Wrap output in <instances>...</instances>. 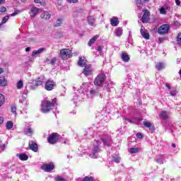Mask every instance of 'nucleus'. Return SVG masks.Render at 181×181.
<instances>
[{
  "instance_id": "obj_39",
  "label": "nucleus",
  "mask_w": 181,
  "mask_h": 181,
  "mask_svg": "<svg viewBox=\"0 0 181 181\" xmlns=\"http://www.w3.org/2000/svg\"><path fill=\"white\" fill-rule=\"evenodd\" d=\"M6 127V129H12V128H13V122H12V121L7 122Z\"/></svg>"
},
{
  "instance_id": "obj_15",
  "label": "nucleus",
  "mask_w": 181,
  "mask_h": 181,
  "mask_svg": "<svg viewBox=\"0 0 181 181\" xmlns=\"http://www.w3.org/2000/svg\"><path fill=\"white\" fill-rule=\"evenodd\" d=\"M45 51H46V48H40L37 50H33L31 56L33 57H37L39 54H41L42 53H43V52H45Z\"/></svg>"
},
{
  "instance_id": "obj_37",
  "label": "nucleus",
  "mask_w": 181,
  "mask_h": 181,
  "mask_svg": "<svg viewBox=\"0 0 181 181\" xmlns=\"http://www.w3.org/2000/svg\"><path fill=\"white\" fill-rule=\"evenodd\" d=\"M141 151L140 148H131L129 150V153H138Z\"/></svg>"
},
{
  "instance_id": "obj_20",
  "label": "nucleus",
  "mask_w": 181,
  "mask_h": 181,
  "mask_svg": "<svg viewBox=\"0 0 181 181\" xmlns=\"http://www.w3.org/2000/svg\"><path fill=\"white\" fill-rule=\"evenodd\" d=\"M78 66H79L80 67H86V66H88L87 60L79 57V60L78 62Z\"/></svg>"
},
{
  "instance_id": "obj_48",
  "label": "nucleus",
  "mask_w": 181,
  "mask_h": 181,
  "mask_svg": "<svg viewBox=\"0 0 181 181\" xmlns=\"http://www.w3.org/2000/svg\"><path fill=\"white\" fill-rule=\"evenodd\" d=\"M35 4H40L41 5H45V0H34Z\"/></svg>"
},
{
  "instance_id": "obj_47",
  "label": "nucleus",
  "mask_w": 181,
  "mask_h": 181,
  "mask_svg": "<svg viewBox=\"0 0 181 181\" xmlns=\"http://www.w3.org/2000/svg\"><path fill=\"white\" fill-rule=\"evenodd\" d=\"M160 13L161 15H166V8H164V7H161V8H160Z\"/></svg>"
},
{
  "instance_id": "obj_30",
  "label": "nucleus",
  "mask_w": 181,
  "mask_h": 181,
  "mask_svg": "<svg viewBox=\"0 0 181 181\" xmlns=\"http://www.w3.org/2000/svg\"><path fill=\"white\" fill-rule=\"evenodd\" d=\"M156 161L160 165H163L165 163V156H160V157L157 158Z\"/></svg>"
},
{
  "instance_id": "obj_13",
  "label": "nucleus",
  "mask_w": 181,
  "mask_h": 181,
  "mask_svg": "<svg viewBox=\"0 0 181 181\" xmlns=\"http://www.w3.org/2000/svg\"><path fill=\"white\" fill-rule=\"evenodd\" d=\"M144 13L141 18V22H143V23H148V22L149 21V16L151 15V13L148 10L144 11Z\"/></svg>"
},
{
  "instance_id": "obj_41",
  "label": "nucleus",
  "mask_w": 181,
  "mask_h": 181,
  "mask_svg": "<svg viewBox=\"0 0 181 181\" xmlns=\"http://www.w3.org/2000/svg\"><path fill=\"white\" fill-rule=\"evenodd\" d=\"M63 17H60L59 18H58V20L57 21L56 23H55V26L56 27H59L60 26V25H62V23L63 22Z\"/></svg>"
},
{
  "instance_id": "obj_46",
  "label": "nucleus",
  "mask_w": 181,
  "mask_h": 181,
  "mask_svg": "<svg viewBox=\"0 0 181 181\" xmlns=\"http://www.w3.org/2000/svg\"><path fill=\"white\" fill-rule=\"evenodd\" d=\"M82 181H94V178L93 177H85Z\"/></svg>"
},
{
  "instance_id": "obj_54",
  "label": "nucleus",
  "mask_w": 181,
  "mask_h": 181,
  "mask_svg": "<svg viewBox=\"0 0 181 181\" xmlns=\"http://www.w3.org/2000/svg\"><path fill=\"white\" fill-rule=\"evenodd\" d=\"M165 87L168 88V91L172 90V88L170 87V84H169V83H165Z\"/></svg>"
},
{
  "instance_id": "obj_22",
  "label": "nucleus",
  "mask_w": 181,
  "mask_h": 181,
  "mask_svg": "<svg viewBox=\"0 0 181 181\" xmlns=\"http://www.w3.org/2000/svg\"><path fill=\"white\" fill-rule=\"evenodd\" d=\"M121 59L125 63H128L129 62V55L127 52H122L121 54Z\"/></svg>"
},
{
  "instance_id": "obj_7",
  "label": "nucleus",
  "mask_w": 181,
  "mask_h": 181,
  "mask_svg": "<svg viewBox=\"0 0 181 181\" xmlns=\"http://www.w3.org/2000/svg\"><path fill=\"white\" fill-rule=\"evenodd\" d=\"M60 57H62V59H70V57H71V56H73L71 54V51L69 49H62L60 51Z\"/></svg>"
},
{
  "instance_id": "obj_63",
  "label": "nucleus",
  "mask_w": 181,
  "mask_h": 181,
  "mask_svg": "<svg viewBox=\"0 0 181 181\" xmlns=\"http://www.w3.org/2000/svg\"><path fill=\"white\" fill-rule=\"evenodd\" d=\"M4 73V69L0 68V74H2Z\"/></svg>"
},
{
  "instance_id": "obj_18",
  "label": "nucleus",
  "mask_w": 181,
  "mask_h": 181,
  "mask_svg": "<svg viewBox=\"0 0 181 181\" xmlns=\"http://www.w3.org/2000/svg\"><path fill=\"white\" fill-rule=\"evenodd\" d=\"M38 13L39 8H37V7H33L30 11V16L31 18H35V16H36V15H37Z\"/></svg>"
},
{
  "instance_id": "obj_21",
  "label": "nucleus",
  "mask_w": 181,
  "mask_h": 181,
  "mask_svg": "<svg viewBox=\"0 0 181 181\" xmlns=\"http://www.w3.org/2000/svg\"><path fill=\"white\" fill-rule=\"evenodd\" d=\"M169 115H170L169 112L163 110L160 113V118H162V119H168V118H169Z\"/></svg>"
},
{
  "instance_id": "obj_40",
  "label": "nucleus",
  "mask_w": 181,
  "mask_h": 181,
  "mask_svg": "<svg viewBox=\"0 0 181 181\" xmlns=\"http://www.w3.org/2000/svg\"><path fill=\"white\" fill-rule=\"evenodd\" d=\"M4 103H5V96L3 94L0 93V107H2Z\"/></svg>"
},
{
  "instance_id": "obj_28",
  "label": "nucleus",
  "mask_w": 181,
  "mask_h": 181,
  "mask_svg": "<svg viewBox=\"0 0 181 181\" xmlns=\"http://www.w3.org/2000/svg\"><path fill=\"white\" fill-rule=\"evenodd\" d=\"M51 15L49 13V12L44 11L41 14L42 19H45V21H48V19H50Z\"/></svg>"
},
{
  "instance_id": "obj_60",
  "label": "nucleus",
  "mask_w": 181,
  "mask_h": 181,
  "mask_svg": "<svg viewBox=\"0 0 181 181\" xmlns=\"http://www.w3.org/2000/svg\"><path fill=\"white\" fill-rule=\"evenodd\" d=\"M25 52H30V47H26L25 48Z\"/></svg>"
},
{
  "instance_id": "obj_59",
  "label": "nucleus",
  "mask_w": 181,
  "mask_h": 181,
  "mask_svg": "<svg viewBox=\"0 0 181 181\" xmlns=\"http://www.w3.org/2000/svg\"><path fill=\"white\" fill-rule=\"evenodd\" d=\"M4 123V117H0V125Z\"/></svg>"
},
{
  "instance_id": "obj_11",
  "label": "nucleus",
  "mask_w": 181,
  "mask_h": 181,
  "mask_svg": "<svg viewBox=\"0 0 181 181\" xmlns=\"http://www.w3.org/2000/svg\"><path fill=\"white\" fill-rule=\"evenodd\" d=\"M140 33L144 39H146V40H149V33L148 32V30H146L143 25L141 26Z\"/></svg>"
},
{
  "instance_id": "obj_24",
  "label": "nucleus",
  "mask_w": 181,
  "mask_h": 181,
  "mask_svg": "<svg viewBox=\"0 0 181 181\" xmlns=\"http://www.w3.org/2000/svg\"><path fill=\"white\" fill-rule=\"evenodd\" d=\"M88 22L90 26H95V18L93 16L88 17Z\"/></svg>"
},
{
  "instance_id": "obj_58",
  "label": "nucleus",
  "mask_w": 181,
  "mask_h": 181,
  "mask_svg": "<svg viewBox=\"0 0 181 181\" xmlns=\"http://www.w3.org/2000/svg\"><path fill=\"white\" fill-rule=\"evenodd\" d=\"M0 148H1V149H2L4 151V149H5V148H6V146H5V144H1Z\"/></svg>"
},
{
  "instance_id": "obj_5",
  "label": "nucleus",
  "mask_w": 181,
  "mask_h": 181,
  "mask_svg": "<svg viewBox=\"0 0 181 181\" xmlns=\"http://www.w3.org/2000/svg\"><path fill=\"white\" fill-rule=\"evenodd\" d=\"M57 84L52 79H48L45 84V88L47 91H52V90H54Z\"/></svg>"
},
{
  "instance_id": "obj_2",
  "label": "nucleus",
  "mask_w": 181,
  "mask_h": 181,
  "mask_svg": "<svg viewBox=\"0 0 181 181\" xmlns=\"http://www.w3.org/2000/svg\"><path fill=\"white\" fill-rule=\"evenodd\" d=\"M57 98H54L52 102L50 100H47V99H45L41 103V111L44 114H47V112H50V111H52L53 108L56 110V108H57Z\"/></svg>"
},
{
  "instance_id": "obj_27",
  "label": "nucleus",
  "mask_w": 181,
  "mask_h": 181,
  "mask_svg": "<svg viewBox=\"0 0 181 181\" xmlns=\"http://www.w3.org/2000/svg\"><path fill=\"white\" fill-rule=\"evenodd\" d=\"M99 37H100V35H96L93 37H92L88 42V46H93V45L95 43V40H97V39H98Z\"/></svg>"
},
{
  "instance_id": "obj_1",
  "label": "nucleus",
  "mask_w": 181,
  "mask_h": 181,
  "mask_svg": "<svg viewBox=\"0 0 181 181\" xmlns=\"http://www.w3.org/2000/svg\"><path fill=\"white\" fill-rule=\"evenodd\" d=\"M104 145V146H111L112 144V140H111V136H103L98 139L95 140L93 144V149L91 153H89V156L90 158H93V159L97 158L98 153L100 152L101 146Z\"/></svg>"
},
{
  "instance_id": "obj_62",
  "label": "nucleus",
  "mask_w": 181,
  "mask_h": 181,
  "mask_svg": "<svg viewBox=\"0 0 181 181\" xmlns=\"http://www.w3.org/2000/svg\"><path fill=\"white\" fill-rule=\"evenodd\" d=\"M158 40H159V42H163L164 39L160 37V38H158Z\"/></svg>"
},
{
  "instance_id": "obj_57",
  "label": "nucleus",
  "mask_w": 181,
  "mask_h": 181,
  "mask_svg": "<svg viewBox=\"0 0 181 181\" xmlns=\"http://www.w3.org/2000/svg\"><path fill=\"white\" fill-rule=\"evenodd\" d=\"M18 13H19V12L16 11V12L11 13V16H16V15H18Z\"/></svg>"
},
{
  "instance_id": "obj_3",
  "label": "nucleus",
  "mask_w": 181,
  "mask_h": 181,
  "mask_svg": "<svg viewBox=\"0 0 181 181\" xmlns=\"http://www.w3.org/2000/svg\"><path fill=\"white\" fill-rule=\"evenodd\" d=\"M88 88H90L89 83H82L80 88L78 89V91L81 93V94L79 95H74V98L72 99L74 104H77V101H81V97L86 96V93L88 91Z\"/></svg>"
},
{
  "instance_id": "obj_32",
  "label": "nucleus",
  "mask_w": 181,
  "mask_h": 181,
  "mask_svg": "<svg viewBox=\"0 0 181 181\" xmlns=\"http://www.w3.org/2000/svg\"><path fill=\"white\" fill-rule=\"evenodd\" d=\"M156 69H157L158 71L163 70V69H165V63L158 62L156 64Z\"/></svg>"
},
{
  "instance_id": "obj_4",
  "label": "nucleus",
  "mask_w": 181,
  "mask_h": 181,
  "mask_svg": "<svg viewBox=\"0 0 181 181\" xmlns=\"http://www.w3.org/2000/svg\"><path fill=\"white\" fill-rule=\"evenodd\" d=\"M105 78H107V76L104 74H99L94 80L95 86L97 87L103 86L105 81Z\"/></svg>"
},
{
  "instance_id": "obj_26",
  "label": "nucleus",
  "mask_w": 181,
  "mask_h": 181,
  "mask_svg": "<svg viewBox=\"0 0 181 181\" xmlns=\"http://www.w3.org/2000/svg\"><path fill=\"white\" fill-rule=\"evenodd\" d=\"M24 133L28 136H32V135L33 134V129L30 127L28 126Z\"/></svg>"
},
{
  "instance_id": "obj_34",
  "label": "nucleus",
  "mask_w": 181,
  "mask_h": 181,
  "mask_svg": "<svg viewBox=\"0 0 181 181\" xmlns=\"http://www.w3.org/2000/svg\"><path fill=\"white\" fill-rule=\"evenodd\" d=\"M43 81H45V79L43 78H37L35 82L37 87L42 86L43 84Z\"/></svg>"
},
{
  "instance_id": "obj_17",
  "label": "nucleus",
  "mask_w": 181,
  "mask_h": 181,
  "mask_svg": "<svg viewBox=\"0 0 181 181\" xmlns=\"http://www.w3.org/2000/svg\"><path fill=\"white\" fill-rule=\"evenodd\" d=\"M29 148L30 149H31V151H33V152H37V151L39 150L37 144H36L35 141L29 142Z\"/></svg>"
},
{
  "instance_id": "obj_10",
  "label": "nucleus",
  "mask_w": 181,
  "mask_h": 181,
  "mask_svg": "<svg viewBox=\"0 0 181 181\" xmlns=\"http://www.w3.org/2000/svg\"><path fill=\"white\" fill-rule=\"evenodd\" d=\"M41 169L45 172H52L53 169H54V164L53 163H50L49 164L45 163L41 166Z\"/></svg>"
},
{
  "instance_id": "obj_45",
  "label": "nucleus",
  "mask_w": 181,
  "mask_h": 181,
  "mask_svg": "<svg viewBox=\"0 0 181 181\" xmlns=\"http://www.w3.org/2000/svg\"><path fill=\"white\" fill-rule=\"evenodd\" d=\"M62 36H63V33L60 32V31H58L55 33V37L57 39H59L60 37H62Z\"/></svg>"
},
{
  "instance_id": "obj_16",
  "label": "nucleus",
  "mask_w": 181,
  "mask_h": 181,
  "mask_svg": "<svg viewBox=\"0 0 181 181\" xmlns=\"http://www.w3.org/2000/svg\"><path fill=\"white\" fill-rule=\"evenodd\" d=\"M125 121L130 122V124H138L141 119V117H133L132 119H129L128 117H124Z\"/></svg>"
},
{
  "instance_id": "obj_50",
  "label": "nucleus",
  "mask_w": 181,
  "mask_h": 181,
  "mask_svg": "<svg viewBox=\"0 0 181 181\" xmlns=\"http://www.w3.org/2000/svg\"><path fill=\"white\" fill-rule=\"evenodd\" d=\"M97 52H99L100 53H103V47L98 46L96 49Z\"/></svg>"
},
{
  "instance_id": "obj_6",
  "label": "nucleus",
  "mask_w": 181,
  "mask_h": 181,
  "mask_svg": "<svg viewBox=\"0 0 181 181\" xmlns=\"http://www.w3.org/2000/svg\"><path fill=\"white\" fill-rule=\"evenodd\" d=\"M48 142L53 145L59 141V134L57 133H52L47 137Z\"/></svg>"
},
{
  "instance_id": "obj_64",
  "label": "nucleus",
  "mask_w": 181,
  "mask_h": 181,
  "mask_svg": "<svg viewBox=\"0 0 181 181\" xmlns=\"http://www.w3.org/2000/svg\"><path fill=\"white\" fill-rule=\"evenodd\" d=\"M76 15H78V12H74V14H73V16H76Z\"/></svg>"
},
{
  "instance_id": "obj_49",
  "label": "nucleus",
  "mask_w": 181,
  "mask_h": 181,
  "mask_svg": "<svg viewBox=\"0 0 181 181\" xmlns=\"http://www.w3.org/2000/svg\"><path fill=\"white\" fill-rule=\"evenodd\" d=\"M11 112H13V114H16V105L11 106Z\"/></svg>"
},
{
  "instance_id": "obj_38",
  "label": "nucleus",
  "mask_w": 181,
  "mask_h": 181,
  "mask_svg": "<svg viewBox=\"0 0 181 181\" xmlns=\"http://www.w3.org/2000/svg\"><path fill=\"white\" fill-rule=\"evenodd\" d=\"M9 21V16H6L1 21L0 23V28L2 26V25H5Z\"/></svg>"
},
{
  "instance_id": "obj_51",
  "label": "nucleus",
  "mask_w": 181,
  "mask_h": 181,
  "mask_svg": "<svg viewBox=\"0 0 181 181\" xmlns=\"http://www.w3.org/2000/svg\"><path fill=\"white\" fill-rule=\"evenodd\" d=\"M69 4H77L78 0H67Z\"/></svg>"
},
{
  "instance_id": "obj_8",
  "label": "nucleus",
  "mask_w": 181,
  "mask_h": 181,
  "mask_svg": "<svg viewBox=\"0 0 181 181\" xmlns=\"http://www.w3.org/2000/svg\"><path fill=\"white\" fill-rule=\"evenodd\" d=\"M169 29H170L169 25L163 24L158 28V33H159V35H166V33L169 32Z\"/></svg>"
},
{
  "instance_id": "obj_36",
  "label": "nucleus",
  "mask_w": 181,
  "mask_h": 181,
  "mask_svg": "<svg viewBox=\"0 0 181 181\" xmlns=\"http://www.w3.org/2000/svg\"><path fill=\"white\" fill-rule=\"evenodd\" d=\"M115 32H116V36H117V37L122 36V28L121 27L117 28Z\"/></svg>"
},
{
  "instance_id": "obj_33",
  "label": "nucleus",
  "mask_w": 181,
  "mask_h": 181,
  "mask_svg": "<svg viewBox=\"0 0 181 181\" xmlns=\"http://www.w3.org/2000/svg\"><path fill=\"white\" fill-rule=\"evenodd\" d=\"M145 2H149V0H136V5L139 7L141 8Z\"/></svg>"
},
{
  "instance_id": "obj_12",
  "label": "nucleus",
  "mask_w": 181,
  "mask_h": 181,
  "mask_svg": "<svg viewBox=\"0 0 181 181\" xmlns=\"http://www.w3.org/2000/svg\"><path fill=\"white\" fill-rule=\"evenodd\" d=\"M83 74L86 76V77L93 74V69L91 68V65H86L84 66Z\"/></svg>"
},
{
  "instance_id": "obj_55",
  "label": "nucleus",
  "mask_w": 181,
  "mask_h": 181,
  "mask_svg": "<svg viewBox=\"0 0 181 181\" xmlns=\"http://www.w3.org/2000/svg\"><path fill=\"white\" fill-rule=\"evenodd\" d=\"M177 6H180V0H175Z\"/></svg>"
},
{
  "instance_id": "obj_56",
  "label": "nucleus",
  "mask_w": 181,
  "mask_h": 181,
  "mask_svg": "<svg viewBox=\"0 0 181 181\" xmlns=\"http://www.w3.org/2000/svg\"><path fill=\"white\" fill-rule=\"evenodd\" d=\"M0 12H6V8L5 7H1L0 8Z\"/></svg>"
},
{
  "instance_id": "obj_23",
  "label": "nucleus",
  "mask_w": 181,
  "mask_h": 181,
  "mask_svg": "<svg viewBox=\"0 0 181 181\" xmlns=\"http://www.w3.org/2000/svg\"><path fill=\"white\" fill-rule=\"evenodd\" d=\"M95 95H98V89L92 88L89 92V97L93 98Z\"/></svg>"
},
{
  "instance_id": "obj_35",
  "label": "nucleus",
  "mask_w": 181,
  "mask_h": 181,
  "mask_svg": "<svg viewBox=\"0 0 181 181\" xmlns=\"http://www.w3.org/2000/svg\"><path fill=\"white\" fill-rule=\"evenodd\" d=\"M16 88L17 90H22L23 88V81L20 80L16 83Z\"/></svg>"
},
{
  "instance_id": "obj_31",
  "label": "nucleus",
  "mask_w": 181,
  "mask_h": 181,
  "mask_svg": "<svg viewBox=\"0 0 181 181\" xmlns=\"http://www.w3.org/2000/svg\"><path fill=\"white\" fill-rule=\"evenodd\" d=\"M28 84H29V88L31 90H36V88H37V85H36V82L34 80L29 82Z\"/></svg>"
},
{
  "instance_id": "obj_19",
  "label": "nucleus",
  "mask_w": 181,
  "mask_h": 181,
  "mask_svg": "<svg viewBox=\"0 0 181 181\" xmlns=\"http://www.w3.org/2000/svg\"><path fill=\"white\" fill-rule=\"evenodd\" d=\"M16 157L20 159V160H28L29 159V156L26 153H18L16 154Z\"/></svg>"
},
{
  "instance_id": "obj_52",
  "label": "nucleus",
  "mask_w": 181,
  "mask_h": 181,
  "mask_svg": "<svg viewBox=\"0 0 181 181\" xmlns=\"http://www.w3.org/2000/svg\"><path fill=\"white\" fill-rule=\"evenodd\" d=\"M56 62H57V58H52V59H51L50 64H54L56 63Z\"/></svg>"
},
{
  "instance_id": "obj_61",
  "label": "nucleus",
  "mask_w": 181,
  "mask_h": 181,
  "mask_svg": "<svg viewBox=\"0 0 181 181\" xmlns=\"http://www.w3.org/2000/svg\"><path fill=\"white\" fill-rule=\"evenodd\" d=\"M2 4H5V0H0V5H2Z\"/></svg>"
},
{
  "instance_id": "obj_42",
  "label": "nucleus",
  "mask_w": 181,
  "mask_h": 181,
  "mask_svg": "<svg viewBox=\"0 0 181 181\" xmlns=\"http://www.w3.org/2000/svg\"><path fill=\"white\" fill-rule=\"evenodd\" d=\"M112 159H113L114 162H115V163H119V162L121 161V157H119L118 156H113Z\"/></svg>"
},
{
  "instance_id": "obj_44",
  "label": "nucleus",
  "mask_w": 181,
  "mask_h": 181,
  "mask_svg": "<svg viewBox=\"0 0 181 181\" xmlns=\"http://www.w3.org/2000/svg\"><path fill=\"white\" fill-rule=\"evenodd\" d=\"M54 180L55 181H67V180L62 177V176H60V175H58V176L55 177Z\"/></svg>"
},
{
  "instance_id": "obj_43",
  "label": "nucleus",
  "mask_w": 181,
  "mask_h": 181,
  "mask_svg": "<svg viewBox=\"0 0 181 181\" xmlns=\"http://www.w3.org/2000/svg\"><path fill=\"white\" fill-rule=\"evenodd\" d=\"M170 93V95H172V97H175L176 94H177V90L176 89L170 90H168Z\"/></svg>"
},
{
  "instance_id": "obj_25",
  "label": "nucleus",
  "mask_w": 181,
  "mask_h": 181,
  "mask_svg": "<svg viewBox=\"0 0 181 181\" xmlns=\"http://www.w3.org/2000/svg\"><path fill=\"white\" fill-rule=\"evenodd\" d=\"M118 23H119L118 18L113 17L110 19V24L112 25V26H118Z\"/></svg>"
},
{
  "instance_id": "obj_53",
  "label": "nucleus",
  "mask_w": 181,
  "mask_h": 181,
  "mask_svg": "<svg viewBox=\"0 0 181 181\" xmlns=\"http://www.w3.org/2000/svg\"><path fill=\"white\" fill-rule=\"evenodd\" d=\"M136 136H137V138H139V139H142V138H144V136H142V134H141V133H137V134H136Z\"/></svg>"
},
{
  "instance_id": "obj_9",
  "label": "nucleus",
  "mask_w": 181,
  "mask_h": 181,
  "mask_svg": "<svg viewBox=\"0 0 181 181\" xmlns=\"http://www.w3.org/2000/svg\"><path fill=\"white\" fill-rule=\"evenodd\" d=\"M114 86H115V83L114 82L111 81H107L104 85V90L107 91V93H111V91L114 90Z\"/></svg>"
},
{
  "instance_id": "obj_29",
  "label": "nucleus",
  "mask_w": 181,
  "mask_h": 181,
  "mask_svg": "<svg viewBox=\"0 0 181 181\" xmlns=\"http://www.w3.org/2000/svg\"><path fill=\"white\" fill-rule=\"evenodd\" d=\"M6 84H8V81L4 76H0V86L1 87H6Z\"/></svg>"
},
{
  "instance_id": "obj_14",
  "label": "nucleus",
  "mask_w": 181,
  "mask_h": 181,
  "mask_svg": "<svg viewBox=\"0 0 181 181\" xmlns=\"http://www.w3.org/2000/svg\"><path fill=\"white\" fill-rule=\"evenodd\" d=\"M143 125H144L146 128H148L149 132H151V134L155 131V126H153V124L150 122H144Z\"/></svg>"
}]
</instances>
